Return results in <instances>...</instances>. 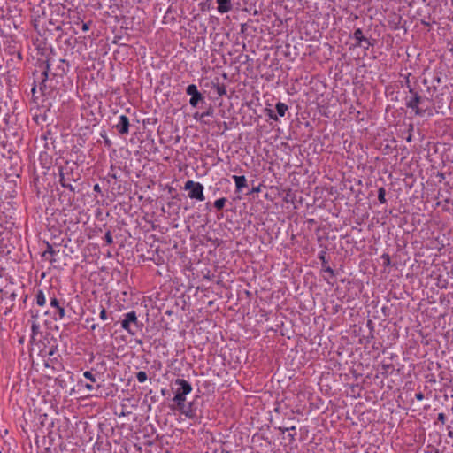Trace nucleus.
Listing matches in <instances>:
<instances>
[{
    "instance_id": "obj_14",
    "label": "nucleus",
    "mask_w": 453,
    "mask_h": 453,
    "mask_svg": "<svg viewBox=\"0 0 453 453\" xmlns=\"http://www.w3.org/2000/svg\"><path fill=\"white\" fill-rule=\"evenodd\" d=\"M58 251L55 250L52 247V245H50L49 242H47V250L42 253V257L45 258L46 260H49L50 264H53L56 262V259L54 258V256L58 253Z\"/></svg>"
},
{
    "instance_id": "obj_2",
    "label": "nucleus",
    "mask_w": 453,
    "mask_h": 453,
    "mask_svg": "<svg viewBox=\"0 0 453 453\" xmlns=\"http://www.w3.org/2000/svg\"><path fill=\"white\" fill-rule=\"evenodd\" d=\"M409 80L407 81V87L409 92L412 95L410 99L406 100L405 105L407 108L414 111L417 116H425L426 113L431 116L433 115L432 110L428 107H424L425 97H422L418 93L409 85Z\"/></svg>"
},
{
    "instance_id": "obj_20",
    "label": "nucleus",
    "mask_w": 453,
    "mask_h": 453,
    "mask_svg": "<svg viewBox=\"0 0 453 453\" xmlns=\"http://www.w3.org/2000/svg\"><path fill=\"white\" fill-rule=\"evenodd\" d=\"M39 330H40V325L36 321H33L32 325H31V331H32L31 342L35 341V338L36 334L39 333Z\"/></svg>"
},
{
    "instance_id": "obj_11",
    "label": "nucleus",
    "mask_w": 453,
    "mask_h": 453,
    "mask_svg": "<svg viewBox=\"0 0 453 453\" xmlns=\"http://www.w3.org/2000/svg\"><path fill=\"white\" fill-rule=\"evenodd\" d=\"M129 119L126 115H121L119 117V121L114 125V128L117 129L118 133L120 135H127L129 133Z\"/></svg>"
},
{
    "instance_id": "obj_9",
    "label": "nucleus",
    "mask_w": 453,
    "mask_h": 453,
    "mask_svg": "<svg viewBox=\"0 0 453 453\" xmlns=\"http://www.w3.org/2000/svg\"><path fill=\"white\" fill-rule=\"evenodd\" d=\"M351 37L356 40V43L354 44L355 47H361L364 50H368L370 46H373V42L363 35L361 28L355 29Z\"/></svg>"
},
{
    "instance_id": "obj_40",
    "label": "nucleus",
    "mask_w": 453,
    "mask_h": 453,
    "mask_svg": "<svg viewBox=\"0 0 453 453\" xmlns=\"http://www.w3.org/2000/svg\"><path fill=\"white\" fill-rule=\"evenodd\" d=\"M295 435H296V434H288V437L290 438L291 441L295 440Z\"/></svg>"
},
{
    "instance_id": "obj_16",
    "label": "nucleus",
    "mask_w": 453,
    "mask_h": 453,
    "mask_svg": "<svg viewBox=\"0 0 453 453\" xmlns=\"http://www.w3.org/2000/svg\"><path fill=\"white\" fill-rule=\"evenodd\" d=\"M173 401L176 403L177 409H183L185 402H186V396L180 394L175 393L174 397L173 398Z\"/></svg>"
},
{
    "instance_id": "obj_28",
    "label": "nucleus",
    "mask_w": 453,
    "mask_h": 453,
    "mask_svg": "<svg viewBox=\"0 0 453 453\" xmlns=\"http://www.w3.org/2000/svg\"><path fill=\"white\" fill-rule=\"evenodd\" d=\"M389 370H394L392 364H382V374L388 373Z\"/></svg>"
},
{
    "instance_id": "obj_37",
    "label": "nucleus",
    "mask_w": 453,
    "mask_h": 453,
    "mask_svg": "<svg viewBox=\"0 0 453 453\" xmlns=\"http://www.w3.org/2000/svg\"><path fill=\"white\" fill-rule=\"evenodd\" d=\"M94 191L96 192H100L101 191V188H100V186L98 184H96L93 188Z\"/></svg>"
},
{
    "instance_id": "obj_7",
    "label": "nucleus",
    "mask_w": 453,
    "mask_h": 453,
    "mask_svg": "<svg viewBox=\"0 0 453 453\" xmlns=\"http://www.w3.org/2000/svg\"><path fill=\"white\" fill-rule=\"evenodd\" d=\"M49 298L50 307L55 309L53 312V319H62L65 316V300L58 299L54 294L50 295V293H49Z\"/></svg>"
},
{
    "instance_id": "obj_8",
    "label": "nucleus",
    "mask_w": 453,
    "mask_h": 453,
    "mask_svg": "<svg viewBox=\"0 0 453 453\" xmlns=\"http://www.w3.org/2000/svg\"><path fill=\"white\" fill-rule=\"evenodd\" d=\"M186 93L191 96L189 99V104L194 108L197 107L199 103L204 102V97L195 84L188 85L186 88Z\"/></svg>"
},
{
    "instance_id": "obj_6",
    "label": "nucleus",
    "mask_w": 453,
    "mask_h": 453,
    "mask_svg": "<svg viewBox=\"0 0 453 453\" xmlns=\"http://www.w3.org/2000/svg\"><path fill=\"white\" fill-rule=\"evenodd\" d=\"M185 190H189L188 196L191 199L204 201L203 186L199 182L188 180L184 186Z\"/></svg>"
},
{
    "instance_id": "obj_50",
    "label": "nucleus",
    "mask_w": 453,
    "mask_h": 453,
    "mask_svg": "<svg viewBox=\"0 0 453 453\" xmlns=\"http://www.w3.org/2000/svg\"><path fill=\"white\" fill-rule=\"evenodd\" d=\"M452 5H453V0H451Z\"/></svg>"
},
{
    "instance_id": "obj_49",
    "label": "nucleus",
    "mask_w": 453,
    "mask_h": 453,
    "mask_svg": "<svg viewBox=\"0 0 453 453\" xmlns=\"http://www.w3.org/2000/svg\"><path fill=\"white\" fill-rule=\"evenodd\" d=\"M435 453H439L438 449H436Z\"/></svg>"
},
{
    "instance_id": "obj_29",
    "label": "nucleus",
    "mask_w": 453,
    "mask_h": 453,
    "mask_svg": "<svg viewBox=\"0 0 453 453\" xmlns=\"http://www.w3.org/2000/svg\"><path fill=\"white\" fill-rule=\"evenodd\" d=\"M381 259L383 260V265L385 266H388L390 265V263H391V259H390V256L388 254H383L381 256Z\"/></svg>"
},
{
    "instance_id": "obj_34",
    "label": "nucleus",
    "mask_w": 453,
    "mask_h": 453,
    "mask_svg": "<svg viewBox=\"0 0 453 453\" xmlns=\"http://www.w3.org/2000/svg\"><path fill=\"white\" fill-rule=\"evenodd\" d=\"M415 397L417 400L421 401L424 399V394L420 391L418 393H416Z\"/></svg>"
},
{
    "instance_id": "obj_38",
    "label": "nucleus",
    "mask_w": 453,
    "mask_h": 453,
    "mask_svg": "<svg viewBox=\"0 0 453 453\" xmlns=\"http://www.w3.org/2000/svg\"><path fill=\"white\" fill-rule=\"evenodd\" d=\"M97 327H98V325L95 324V323L90 326L91 331H95Z\"/></svg>"
},
{
    "instance_id": "obj_30",
    "label": "nucleus",
    "mask_w": 453,
    "mask_h": 453,
    "mask_svg": "<svg viewBox=\"0 0 453 453\" xmlns=\"http://www.w3.org/2000/svg\"><path fill=\"white\" fill-rule=\"evenodd\" d=\"M266 111H267V116L271 119H273L275 121H278V116L274 113V111L271 109H266Z\"/></svg>"
},
{
    "instance_id": "obj_4",
    "label": "nucleus",
    "mask_w": 453,
    "mask_h": 453,
    "mask_svg": "<svg viewBox=\"0 0 453 453\" xmlns=\"http://www.w3.org/2000/svg\"><path fill=\"white\" fill-rule=\"evenodd\" d=\"M124 317V319L121 321V327L129 334L135 335L143 326L142 323L138 321L136 312L134 311H129Z\"/></svg>"
},
{
    "instance_id": "obj_26",
    "label": "nucleus",
    "mask_w": 453,
    "mask_h": 453,
    "mask_svg": "<svg viewBox=\"0 0 453 453\" xmlns=\"http://www.w3.org/2000/svg\"><path fill=\"white\" fill-rule=\"evenodd\" d=\"M83 376L86 379H88V380H90L91 382H96V376L90 371H86L83 373Z\"/></svg>"
},
{
    "instance_id": "obj_32",
    "label": "nucleus",
    "mask_w": 453,
    "mask_h": 453,
    "mask_svg": "<svg viewBox=\"0 0 453 453\" xmlns=\"http://www.w3.org/2000/svg\"><path fill=\"white\" fill-rule=\"evenodd\" d=\"M408 131H409V134H408V136L406 137V141H407V142H411V139H412V134H411V132L413 131V125H410V127H409V130H408Z\"/></svg>"
},
{
    "instance_id": "obj_45",
    "label": "nucleus",
    "mask_w": 453,
    "mask_h": 453,
    "mask_svg": "<svg viewBox=\"0 0 453 453\" xmlns=\"http://www.w3.org/2000/svg\"><path fill=\"white\" fill-rule=\"evenodd\" d=\"M449 437H453V433H452V431H450V430L449 431Z\"/></svg>"
},
{
    "instance_id": "obj_47",
    "label": "nucleus",
    "mask_w": 453,
    "mask_h": 453,
    "mask_svg": "<svg viewBox=\"0 0 453 453\" xmlns=\"http://www.w3.org/2000/svg\"><path fill=\"white\" fill-rule=\"evenodd\" d=\"M221 453H230L228 450L223 449Z\"/></svg>"
},
{
    "instance_id": "obj_41",
    "label": "nucleus",
    "mask_w": 453,
    "mask_h": 453,
    "mask_svg": "<svg viewBox=\"0 0 453 453\" xmlns=\"http://www.w3.org/2000/svg\"><path fill=\"white\" fill-rule=\"evenodd\" d=\"M279 430L284 434L285 432H288V430H286V427H279Z\"/></svg>"
},
{
    "instance_id": "obj_35",
    "label": "nucleus",
    "mask_w": 453,
    "mask_h": 453,
    "mask_svg": "<svg viewBox=\"0 0 453 453\" xmlns=\"http://www.w3.org/2000/svg\"><path fill=\"white\" fill-rule=\"evenodd\" d=\"M89 27H90V23H89V22L83 23V25H82V30H83L84 32L88 31V30H89Z\"/></svg>"
},
{
    "instance_id": "obj_23",
    "label": "nucleus",
    "mask_w": 453,
    "mask_h": 453,
    "mask_svg": "<svg viewBox=\"0 0 453 453\" xmlns=\"http://www.w3.org/2000/svg\"><path fill=\"white\" fill-rule=\"evenodd\" d=\"M216 91L219 96H222L226 94V88L224 84H217L215 86Z\"/></svg>"
},
{
    "instance_id": "obj_46",
    "label": "nucleus",
    "mask_w": 453,
    "mask_h": 453,
    "mask_svg": "<svg viewBox=\"0 0 453 453\" xmlns=\"http://www.w3.org/2000/svg\"><path fill=\"white\" fill-rule=\"evenodd\" d=\"M56 29H57V30H60V29H61V26H60V25H58V26L56 27Z\"/></svg>"
},
{
    "instance_id": "obj_31",
    "label": "nucleus",
    "mask_w": 453,
    "mask_h": 453,
    "mask_svg": "<svg viewBox=\"0 0 453 453\" xmlns=\"http://www.w3.org/2000/svg\"><path fill=\"white\" fill-rule=\"evenodd\" d=\"M57 350H58V346L57 345L51 346L50 348L49 351H48V356L51 357V356L55 355Z\"/></svg>"
},
{
    "instance_id": "obj_36",
    "label": "nucleus",
    "mask_w": 453,
    "mask_h": 453,
    "mask_svg": "<svg viewBox=\"0 0 453 453\" xmlns=\"http://www.w3.org/2000/svg\"><path fill=\"white\" fill-rule=\"evenodd\" d=\"M85 388L88 390V391H92L94 389V386L92 384H85Z\"/></svg>"
},
{
    "instance_id": "obj_24",
    "label": "nucleus",
    "mask_w": 453,
    "mask_h": 453,
    "mask_svg": "<svg viewBox=\"0 0 453 453\" xmlns=\"http://www.w3.org/2000/svg\"><path fill=\"white\" fill-rule=\"evenodd\" d=\"M99 310H100V311H99V318L102 320H107L108 318H109V315H108V312L105 310V308L103 305H100L99 306Z\"/></svg>"
},
{
    "instance_id": "obj_25",
    "label": "nucleus",
    "mask_w": 453,
    "mask_h": 453,
    "mask_svg": "<svg viewBox=\"0 0 453 453\" xmlns=\"http://www.w3.org/2000/svg\"><path fill=\"white\" fill-rule=\"evenodd\" d=\"M147 373L143 371H140L136 373V379L139 382L142 383L147 380Z\"/></svg>"
},
{
    "instance_id": "obj_44",
    "label": "nucleus",
    "mask_w": 453,
    "mask_h": 453,
    "mask_svg": "<svg viewBox=\"0 0 453 453\" xmlns=\"http://www.w3.org/2000/svg\"><path fill=\"white\" fill-rule=\"evenodd\" d=\"M89 321H94V319H93V318H92V319H88H88H86V322H88V323Z\"/></svg>"
},
{
    "instance_id": "obj_5",
    "label": "nucleus",
    "mask_w": 453,
    "mask_h": 453,
    "mask_svg": "<svg viewBox=\"0 0 453 453\" xmlns=\"http://www.w3.org/2000/svg\"><path fill=\"white\" fill-rule=\"evenodd\" d=\"M178 411L188 418L194 420L195 423H200L203 418L202 411L198 409L196 399L185 403L183 409Z\"/></svg>"
},
{
    "instance_id": "obj_17",
    "label": "nucleus",
    "mask_w": 453,
    "mask_h": 453,
    "mask_svg": "<svg viewBox=\"0 0 453 453\" xmlns=\"http://www.w3.org/2000/svg\"><path fill=\"white\" fill-rule=\"evenodd\" d=\"M35 301L38 306H43L46 303V297L42 289H38L35 294Z\"/></svg>"
},
{
    "instance_id": "obj_21",
    "label": "nucleus",
    "mask_w": 453,
    "mask_h": 453,
    "mask_svg": "<svg viewBox=\"0 0 453 453\" xmlns=\"http://www.w3.org/2000/svg\"><path fill=\"white\" fill-rule=\"evenodd\" d=\"M226 203V198H225V197L219 198L214 202V207L218 211H220L224 208Z\"/></svg>"
},
{
    "instance_id": "obj_12",
    "label": "nucleus",
    "mask_w": 453,
    "mask_h": 453,
    "mask_svg": "<svg viewBox=\"0 0 453 453\" xmlns=\"http://www.w3.org/2000/svg\"><path fill=\"white\" fill-rule=\"evenodd\" d=\"M318 257L321 261L322 270L328 273L331 277H334V271L328 265V261L326 260V252L325 250L320 251Z\"/></svg>"
},
{
    "instance_id": "obj_42",
    "label": "nucleus",
    "mask_w": 453,
    "mask_h": 453,
    "mask_svg": "<svg viewBox=\"0 0 453 453\" xmlns=\"http://www.w3.org/2000/svg\"><path fill=\"white\" fill-rule=\"evenodd\" d=\"M259 191V188H253L252 190L250 191V193H254V192H258Z\"/></svg>"
},
{
    "instance_id": "obj_18",
    "label": "nucleus",
    "mask_w": 453,
    "mask_h": 453,
    "mask_svg": "<svg viewBox=\"0 0 453 453\" xmlns=\"http://www.w3.org/2000/svg\"><path fill=\"white\" fill-rule=\"evenodd\" d=\"M275 108H276L278 115L280 117H284L286 111L288 109V105L282 102H278L275 105Z\"/></svg>"
},
{
    "instance_id": "obj_13",
    "label": "nucleus",
    "mask_w": 453,
    "mask_h": 453,
    "mask_svg": "<svg viewBox=\"0 0 453 453\" xmlns=\"http://www.w3.org/2000/svg\"><path fill=\"white\" fill-rule=\"evenodd\" d=\"M218 4V12L219 13H226L233 9V4L231 0H216Z\"/></svg>"
},
{
    "instance_id": "obj_1",
    "label": "nucleus",
    "mask_w": 453,
    "mask_h": 453,
    "mask_svg": "<svg viewBox=\"0 0 453 453\" xmlns=\"http://www.w3.org/2000/svg\"><path fill=\"white\" fill-rule=\"evenodd\" d=\"M40 74L37 76L38 71H35L33 75L36 76L34 80V87L32 93L35 94L36 90V83L39 84V90L42 95H48L53 91L54 86L52 81L56 77L55 73H50L49 60L42 61L38 65Z\"/></svg>"
},
{
    "instance_id": "obj_48",
    "label": "nucleus",
    "mask_w": 453,
    "mask_h": 453,
    "mask_svg": "<svg viewBox=\"0 0 453 453\" xmlns=\"http://www.w3.org/2000/svg\"><path fill=\"white\" fill-rule=\"evenodd\" d=\"M244 26H245V25H242V32H244Z\"/></svg>"
},
{
    "instance_id": "obj_10",
    "label": "nucleus",
    "mask_w": 453,
    "mask_h": 453,
    "mask_svg": "<svg viewBox=\"0 0 453 453\" xmlns=\"http://www.w3.org/2000/svg\"><path fill=\"white\" fill-rule=\"evenodd\" d=\"M174 386H177L175 393L187 396L192 391L191 384L184 379H176L173 380Z\"/></svg>"
},
{
    "instance_id": "obj_15",
    "label": "nucleus",
    "mask_w": 453,
    "mask_h": 453,
    "mask_svg": "<svg viewBox=\"0 0 453 453\" xmlns=\"http://www.w3.org/2000/svg\"><path fill=\"white\" fill-rule=\"evenodd\" d=\"M232 178L234 179V180L235 182L237 192H241L243 188L247 187V180L244 175H242V176L234 175Z\"/></svg>"
},
{
    "instance_id": "obj_19",
    "label": "nucleus",
    "mask_w": 453,
    "mask_h": 453,
    "mask_svg": "<svg viewBox=\"0 0 453 453\" xmlns=\"http://www.w3.org/2000/svg\"><path fill=\"white\" fill-rule=\"evenodd\" d=\"M212 114H213V109H212V107H211V106H210V107L207 109V111H204V112H202V113H198V112H196V113H195L194 118H195L196 119H203V118H205V117L211 116Z\"/></svg>"
},
{
    "instance_id": "obj_22",
    "label": "nucleus",
    "mask_w": 453,
    "mask_h": 453,
    "mask_svg": "<svg viewBox=\"0 0 453 453\" xmlns=\"http://www.w3.org/2000/svg\"><path fill=\"white\" fill-rule=\"evenodd\" d=\"M386 190L383 187L380 188L378 190V200L380 203H385L387 202L386 200Z\"/></svg>"
},
{
    "instance_id": "obj_33",
    "label": "nucleus",
    "mask_w": 453,
    "mask_h": 453,
    "mask_svg": "<svg viewBox=\"0 0 453 453\" xmlns=\"http://www.w3.org/2000/svg\"><path fill=\"white\" fill-rule=\"evenodd\" d=\"M438 421L441 422L442 424L445 423V420H446V416L444 413H439L438 414V418H437Z\"/></svg>"
},
{
    "instance_id": "obj_3",
    "label": "nucleus",
    "mask_w": 453,
    "mask_h": 453,
    "mask_svg": "<svg viewBox=\"0 0 453 453\" xmlns=\"http://www.w3.org/2000/svg\"><path fill=\"white\" fill-rule=\"evenodd\" d=\"M74 164L70 165L68 162L65 165L59 167V182L62 187L68 188L72 192H75L72 182H75L80 179L78 173H74Z\"/></svg>"
},
{
    "instance_id": "obj_39",
    "label": "nucleus",
    "mask_w": 453,
    "mask_h": 453,
    "mask_svg": "<svg viewBox=\"0 0 453 453\" xmlns=\"http://www.w3.org/2000/svg\"><path fill=\"white\" fill-rule=\"evenodd\" d=\"M286 430H288V431H296V426H292L290 427H286Z\"/></svg>"
},
{
    "instance_id": "obj_27",
    "label": "nucleus",
    "mask_w": 453,
    "mask_h": 453,
    "mask_svg": "<svg viewBox=\"0 0 453 453\" xmlns=\"http://www.w3.org/2000/svg\"><path fill=\"white\" fill-rule=\"evenodd\" d=\"M104 240L108 245H111L113 243V238L111 231H107L104 235Z\"/></svg>"
},
{
    "instance_id": "obj_43",
    "label": "nucleus",
    "mask_w": 453,
    "mask_h": 453,
    "mask_svg": "<svg viewBox=\"0 0 453 453\" xmlns=\"http://www.w3.org/2000/svg\"><path fill=\"white\" fill-rule=\"evenodd\" d=\"M104 142H105V144H106V145H108V146H110V145H111V142H110V140H109V139H107V138H105V139H104Z\"/></svg>"
}]
</instances>
